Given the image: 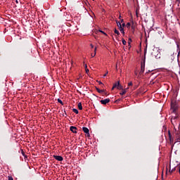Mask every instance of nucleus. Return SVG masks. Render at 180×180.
Returning a JSON list of instances; mask_svg holds the SVG:
<instances>
[{
	"mask_svg": "<svg viewBox=\"0 0 180 180\" xmlns=\"http://www.w3.org/2000/svg\"><path fill=\"white\" fill-rule=\"evenodd\" d=\"M91 49H94V45L91 44Z\"/></svg>",
	"mask_w": 180,
	"mask_h": 180,
	"instance_id": "e433bc0d",
	"label": "nucleus"
},
{
	"mask_svg": "<svg viewBox=\"0 0 180 180\" xmlns=\"http://www.w3.org/2000/svg\"><path fill=\"white\" fill-rule=\"evenodd\" d=\"M78 108L79 110H82V103H78Z\"/></svg>",
	"mask_w": 180,
	"mask_h": 180,
	"instance_id": "f8f14e48",
	"label": "nucleus"
},
{
	"mask_svg": "<svg viewBox=\"0 0 180 180\" xmlns=\"http://www.w3.org/2000/svg\"><path fill=\"white\" fill-rule=\"evenodd\" d=\"M53 158H55V160H56L57 161H63L64 160L63 156L56 155H53Z\"/></svg>",
	"mask_w": 180,
	"mask_h": 180,
	"instance_id": "20e7f679",
	"label": "nucleus"
},
{
	"mask_svg": "<svg viewBox=\"0 0 180 180\" xmlns=\"http://www.w3.org/2000/svg\"><path fill=\"white\" fill-rule=\"evenodd\" d=\"M131 41H131V38H129V41H128V44H129V46H130Z\"/></svg>",
	"mask_w": 180,
	"mask_h": 180,
	"instance_id": "5701e85b",
	"label": "nucleus"
},
{
	"mask_svg": "<svg viewBox=\"0 0 180 180\" xmlns=\"http://www.w3.org/2000/svg\"><path fill=\"white\" fill-rule=\"evenodd\" d=\"M120 32H121V33H122V34H124V29L123 27H120Z\"/></svg>",
	"mask_w": 180,
	"mask_h": 180,
	"instance_id": "dca6fc26",
	"label": "nucleus"
},
{
	"mask_svg": "<svg viewBox=\"0 0 180 180\" xmlns=\"http://www.w3.org/2000/svg\"><path fill=\"white\" fill-rule=\"evenodd\" d=\"M78 129L77 128V127H74V126H71L70 127V131H72V133H75V134H77V130Z\"/></svg>",
	"mask_w": 180,
	"mask_h": 180,
	"instance_id": "39448f33",
	"label": "nucleus"
},
{
	"mask_svg": "<svg viewBox=\"0 0 180 180\" xmlns=\"http://www.w3.org/2000/svg\"><path fill=\"white\" fill-rule=\"evenodd\" d=\"M96 56V47L94 49V54L91 53V57H95Z\"/></svg>",
	"mask_w": 180,
	"mask_h": 180,
	"instance_id": "2eb2a0df",
	"label": "nucleus"
},
{
	"mask_svg": "<svg viewBox=\"0 0 180 180\" xmlns=\"http://www.w3.org/2000/svg\"><path fill=\"white\" fill-rule=\"evenodd\" d=\"M121 26H122V27H126V23L122 22V25H121Z\"/></svg>",
	"mask_w": 180,
	"mask_h": 180,
	"instance_id": "bb28decb",
	"label": "nucleus"
},
{
	"mask_svg": "<svg viewBox=\"0 0 180 180\" xmlns=\"http://www.w3.org/2000/svg\"><path fill=\"white\" fill-rule=\"evenodd\" d=\"M120 84V82H117L113 84V86L112 88V91H113V89H115V88H117L118 85Z\"/></svg>",
	"mask_w": 180,
	"mask_h": 180,
	"instance_id": "0eeeda50",
	"label": "nucleus"
},
{
	"mask_svg": "<svg viewBox=\"0 0 180 180\" xmlns=\"http://www.w3.org/2000/svg\"><path fill=\"white\" fill-rule=\"evenodd\" d=\"M99 32H100L101 33H103V34H106V33H105V32H103V31H102V30H99Z\"/></svg>",
	"mask_w": 180,
	"mask_h": 180,
	"instance_id": "c85d7f7f",
	"label": "nucleus"
},
{
	"mask_svg": "<svg viewBox=\"0 0 180 180\" xmlns=\"http://www.w3.org/2000/svg\"><path fill=\"white\" fill-rule=\"evenodd\" d=\"M178 117H179L178 115H176V116L172 117V120H171L172 124H174V120L175 121V120H178Z\"/></svg>",
	"mask_w": 180,
	"mask_h": 180,
	"instance_id": "9d476101",
	"label": "nucleus"
},
{
	"mask_svg": "<svg viewBox=\"0 0 180 180\" xmlns=\"http://www.w3.org/2000/svg\"><path fill=\"white\" fill-rule=\"evenodd\" d=\"M21 153H22V155H23V157H25V158H27V156L26 155V154H25V151H23V150H21Z\"/></svg>",
	"mask_w": 180,
	"mask_h": 180,
	"instance_id": "6ab92c4d",
	"label": "nucleus"
},
{
	"mask_svg": "<svg viewBox=\"0 0 180 180\" xmlns=\"http://www.w3.org/2000/svg\"><path fill=\"white\" fill-rule=\"evenodd\" d=\"M97 82L98 83L99 85H102V86H103V83H102V82L97 81Z\"/></svg>",
	"mask_w": 180,
	"mask_h": 180,
	"instance_id": "b1692460",
	"label": "nucleus"
},
{
	"mask_svg": "<svg viewBox=\"0 0 180 180\" xmlns=\"http://www.w3.org/2000/svg\"><path fill=\"white\" fill-rule=\"evenodd\" d=\"M115 34H117V36H119V34H120V32H119V30H117L116 28L115 29Z\"/></svg>",
	"mask_w": 180,
	"mask_h": 180,
	"instance_id": "aec40b11",
	"label": "nucleus"
},
{
	"mask_svg": "<svg viewBox=\"0 0 180 180\" xmlns=\"http://www.w3.org/2000/svg\"><path fill=\"white\" fill-rule=\"evenodd\" d=\"M82 130H83L84 133H85L86 134V133L89 132V129L87 127H84L82 128Z\"/></svg>",
	"mask_w": 180,
	"mask_h": 180,
	"instance_id": "9b49d317",
	"label": "nucleus"
},
{
	"mask_svg": "<svg viewBox=\"0 0 180 180\" xmlns=\"http://www.w3.org/2000/svg\"><path fill=\"white\" fill-rule=\"evenodd\" d=\"M146 54H147V51L144 52L143 62L141 63V70L139 75L137 76V78H141V75L144 73V70L146 69Z\"/></svg>",
	"mask_w": 180,
	"mask_h": 180,
	"instance_id": "f257e3e1",
	"label": "nucleus"
},
{
	"mask_svg": "<svg viewBox=\"0 0 180 180\" xmlns=\"http://www.w3.org/2000/svg\"><path fill=\"white\" fill-rule=\"evenodd\" d=\"M58 103H60V105H64V103H63V101H61V99H60V98H58Z\"/></svg>",
	"mask_w": 180,
	"mask_h": 180,
	"instance_id": "412c9836",
	"label": "nucleus"
},
{
	"mask_svg": "<svg viewBox=\"0 0 180 180\" xmlns=\"http://www.w3.org/2000/svg\"><path fill=\"white\" fill-rule=\"evenodd\" d=\"M106 75H108V72L103 75V78H105V77H106Z\"/></svg>",
	"mask_w": 180,
	"mask_h": 180,
	"instance_id": "2f4dec72",
	"label": "nucleus"
},
{
	"mask_svg": "<svg viewBox=\"0 0 180 180\" xmlns=\"http://www.w3.org/2000/svg\"><path fill=\"white\" fill-rule=\"evenodd\" d=\"M87 67H88V66H87L86 65H85V68H87Z\"/></svg>",
	"mask_w": 180,
	"mask_h": 180,
	"instance_id": "79ce46f5",
	"label": "nucleus"
},
{
	"mask_svg": "<svg viewBox=\"0 0 180 180\" xmlns=\"http://www.w3.org/2000/svg\"><path fill=\"white\" fill-rule=\"evenodd\" d=\"M169 139H171V133L170 132H169Z\"/></svg>",
	"mask_w": 180,
	"mask_h": 180,
	"instance_id": "72a5a7b5",
	"label": "nucleus"
},
{
	"mask_svg": "<svg viewBox=\"0 0 180 180\" xmlns=\"http://www.w3.org/2000/svg\"><path fill=\"white\" fill-rule=\"evenodd\" d=\"M131 45L129 44V49H131Z\"/></svg>",
	"mask_w": 180,
	"mask_h": 180,
	"instance_id": "f704fd0d",
	"label": "nucleus"
},
{
	"mask_svg": "<svg viewBox=\"0 0 180 180\" xmlns=\"http://www.w3.org/2000/svg\"><path fill=\"white\" fill-rule=\"evenodd\" d=\"M25 53L26 56H30L32 54V49H28Z\"/></svg>",
	"mask_w": 180,
	"mask_h": 180,
	"instance_id": "423d86ee",
	"label": "nucleus"
},
{
	"mask_svg": "<svg viewBox=\"0 0 180 180\" xmlns=\"http://www.w3.org/2000/svg\"><path fill=\"white\" fill-rule=\"evenodd\" d=\"M126 26L128 29H129L130 26H131V24L130 22H128L127 23Z\"/></svg>",
	"mask_w": 180,
	"mask_h": 180,
	"instance_id": "4be33fe9",
	"label": "nucleus"
},
{
	"mask_svg": "<svg viewBox=\"0 0 180 180\" xmlns=\"http://www.w3.org/2000/svg\"><path fill=\"white\" fill-rule=\"evenodd\" d=\"M117 89H120L123 91V86H122L120 84L118 85V87L117 88Z\"/></svg>",
	"mask_w": 180,
	"mask_h": 180,
	"instance_id": "4468645a",
	"label": "nucleus"
},
{
	"mask_svg": "<svg viewBox=\"0 0 180 180\" xmlns=\"http://www.w3.org/2000/svg\"><path fill=\"white\" fill-rule=\"evenodd\" d=\"M103 95H108V93L104 92Z\"/></svg>",
	"mask_w": 180,
	"mask_h": 180,
	"instance_id": "4c0bfd02",
	"label": "nucleus"
},
{
	"mask_svg": "<svg viewBox=\"0 0 180 180\" xmlns=\"http://www.w3.org/2000/svg\"><path fill=\"white\" fill-rule=\"evenodd\" d=\"M134 74H135V75L137 77V75H138L137 70H136V71L134 72Z\"/></svg>",
	"mask_w": 180,
	"mask_h": 180,
	"instance_id": "7c9ffc66",
	"label": "nucleus"
},
{
	"mask_svg": "<svg viewBox=\"0 0 180 180\" xmlns=\"http://www.w3.org/2000/svg\"><path fill=\"white\" fill-rule=\"evenodd\" d=\"M89 71V70H88V69H86V72H87L88 73V72Z\"/></svg>",
	"mask_w": 180,
	"mask_h": 180,
	"instance_id": "c9c22d12",
	"label": "nucleus"
},
{
	"mask_svg": "<svg viewBox=\"0 0 180 180\" xmlns=\"http://www.w3.org/2000/svg\"><path fill=\"white\" fill-rule=\"evenodd\" d=\"M117 27H119V30H120V27H122V23H120V22L119 21H117Z\"/></svg>",
	"mask_w": 180,
	"mask_h": 180,
	"instance_id": "ddd939ff",
	"label": "nucleus"
},
{
	"mask_svg": "<svg viewBox=\"0 0 180 180\" xmlns=\"http://www.w3.org/2000/svg\"><path fill=\"white\" fill-rule=\"evenodd\" d=\"M8 180H13V177L9 176H8Z\"/></svg>",
	"mask_w": 180,
	"mask_h": 180,
	"instance_id": "cd10ccee",
	"label": "nucleus"
},
{
	"mask_svg": "<svg viewBox=\"0 0 180 180\" xmlns=\"http://www.w3.org/2000/svg\"><path fill=\"white\" fill-rule=\"evenodd\" d=\"M179 4H180V0H176Z\"/></svg>",
	"mask_w": 180,
	"mask_h": 180,
	"instance_id": "ea45409f",
	"label": "nucleus"
},
{
	"mask_svg": "<svg viewBox=\"0 0 180 180\" xmlns=\"http://www.w3.org/2000/svg\"><path fill=\"white\" fill-rule=\"evenodd\" d=\"M175 122H176V120H173V125H174V123H175Z\"/></svg>",
	"mask_w": 180,
	"mask_h": 180,
	"instance_id": "58836bf2",
	"label": "nucleus"
},
{
	"mask_svg": "<svg viewBox=\"0 0 180 180\" xmlns=\"http://www.w3.org/2000/svg\"><path fill=\"white\" fill-rule=\"evenodd\" d=\"M100 102L102 105H106L107 103H109V102H110V98H105L104 100H101Z\"/></svg>",
	"mask_w": 180,
	"mask_h": 180,
	"instance_id": "7ed1b4c3",
	"label": "nucleus"
},
{
	"mask_svg": "<svg viewBox=\"0 0 180 180\" xmlns=\"http://www.w3.org/2000/svg\"><path fill=\"white\" fill-rule=\"evenodd\" d=\"M86 136H87V137H91V134H89V131L88 133H86Z\"/></svg>",
	"mask_w": 180,
	"mask_h": 180,
	"instance_id": "a878e982",
	"label": "nucleus"
},
{
	"mask_svg": "<svg viewBox=\"0 0 180 180\" xmlns=\"http://www.w3.org/2000/svg\"><path fill=\"white\" fill-rule=\"evenodd\" d=\"M72 112H74V113H76V115H78L79 113L78 110L76 108H73Z\"/></svg>",
	"mask_w": 180,
	"mask_h": 180,
	"instance_id": "a211bd4d",
	"label": "nucleus"
},
{
	"mask_svg": "<svg viewBox=\"0 0 180 180\" xmlns=\"http://www.w3.org/2000/svg\"><path fill=\"white\" fill-rule=\"evenodd\" d=\"M16 4H19V1H18V0L15 1Z\"/></svg>",
	"mask_w": 180,
	"mask_h": 180,
	"instance_id": "a19ab883",
	"label": "nucleus"
},
{
	"mask_svg": "<svg viewBox=\"0 0 180 180\" xmlns=\"http://www.w3.org/2000/svg\"><path fill=\"white\" fill-rule=\"evenodd\" d=\"M133 86V82H130L129 84H128V86Z\"/></svg>",
	"mask_w": 180,
	"mask_h": 180,
	"instance_id": "393cba45",
	"label": "nucleus"
},
{
	"mask_svg": "<svg viewBox=\"0 0 180 180\" xmlns=\"http://www.w3.org/2000/svg\"><path fill=\"white\" fill-rule=\"evenodd\" d=\"M96 91H97L98 94H103V92H105V89H99L98 87H96Z\"/></svg>",
	"mask_w": 180,
	"mask_h": 180,
	"instance_id": "6e6552de",
	"label": "nucleus"
},
{
	"mask_svg": "<svg viewBox=\"0 0 180 180\" xmlns=\"http://www.w3.org/2000/svg\"><path fill=\"white\" fill-rule=\"evenodd\" d=\"M127 89H129V87L125 89H123L122 91L120 93V95L121 96L125 95V94L127 92Z\"/></svg>",
	"mask_w": 180,
	"mask_h": 180,
	"instance_id": "1a4fd4ad",
	"label": "nucleus"
},
{
	"mask_svg": "<svg viewBox=\"0 0 180 180\" xmlns=\"http://www.w3.org/2000/svg\"><path fill=\"white\" fill-rule=\"evenodd\" d=\"M122 44H124V46H126V44H127V42L126 41V40H124V39H122Z\"/></svg>",
	"mask_w": 180,
	"mask_h": 180,
	"instance_id": "f3484780",
	"label": "nucleus"
},
{
	"mask_svg": "<svg viewBox=\"0 0 180 180\" xmlns=\"http://www.w3.org/2000/svg\"><path fill=\"white\" fill-rule=\"evenodd\" d=\"M176 169V167H174V169H172V172H174Z\"/></svg>",
	"mask_w": 180,
	"mask_h": 180,
	"instance_id": "c756f323",
	"label": "nucleus"
},
{
	"mask_svg": "<svg viewBox=\"0 0 180 180\" xmlns=\"http://www.w3.org/2000/svg\"><path fill=\"white\" fill-rule=\"evenodd\" d=\"M171 109L173 113H176L178 110V105H176V102L172 101L171 102Z\"/></svg>",
	"mask_w": 180,
	"mask_h": 180,
	"instance_id": "f03ea898",
	"label": "nucleus"
},
{
	"mask_svg": "<svg viewBox=\"0 0 180 180\" xmlns=\"http://www.w3.org/2000/svg\"><path fill=\"white\" fill-rule=\"evenodd\" d=\"M121 23H124V20L123 19L121 20Z\"/></svg>",
	"mask_w": 180,
	"mask_h": 180,
	"instance_id": "473e14b6",
	"label": "nucleus"
}]
</instances>
